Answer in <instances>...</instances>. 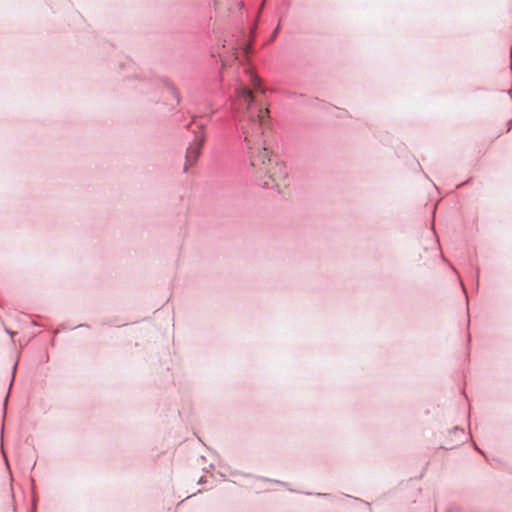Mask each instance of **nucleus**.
Wrapping results in <instances>:
<instances>
[{"label": "nucleus", "mask_w": 512, "mask_h": 512, "mask_svg": "<svg viewBox=\"0 0 512 512\" xmlns=\"http://www.w3.org/2000/svg\"><path fill=\"white\" fill-rule=\"evenodd\" d=\"M250 165L260 176L267 175L268 180L263 182L266 188H275L282 193V187H286L284 183L286 178V167L282 163H271L270 152L266 147V143L248 144Z\"/></svg>", "instance_id": "obj_1"}, {"label": "nucleus", "mask_w": 512, "mask_h": 512, "mask_svg": "<svg viewBox=\"0 0 512 512\" xmlns=\"http://www.w3.org/2000/svg\"><path fill=\"white\" fill-rule=\"evenodd\" d=\"M239 123L247 145L265 142L262 137L270 128L269 109L259 107L256 114L242 115Z\"/></svg>", "instance_id": "obj_2"}, {"label": "nucleus", "mask_w": 512, "mask_h": 512, "mask_svg": "<svg viewBox=\"0 0 512 512\" xmlns=\"http://www.w3.org/2000/svg\"><path fill=\"white\" fill-rule=\"evenodd\" d=\"M206 139V135L203 129H200L198 133H196L193 143L188 147L186 153V163L184 169L187 170L190 166H193L198 157L201 154L202 146Z\"/></svg>", "instance_id": "obj_3"}, {"label": "nucleus", "mask_w": 512, "mask_h": 512, "mask_svg": "<svg viewBox=\"0 0 512 512\" xmlns=\"http://www.w3.org/2000/svg\"><path fill=\"white\" fill-rule=\"evenodd\" d=\"M236 99L239 102V108L243 110V115L256 114L259 107H253L254 95L247 87L236 89Z\"/></svg>", "instance_id": "obj_4"}, {"label": "nucleus", "mask_w": 512, "mask_h": 512, "mask_svg": "<svg viewBox=\"0 0 512 512\" xmlns=\"http://www.w3.org/2000/svg\"><path fill=\"white\" fill-rule=\"evenodd\" d=\"M250 76H251V83L254 87H259L260 86V83H261V80L260 78L255 75L253 72H250Z\"/></svg>", "instance_id": "obj_5"}, {"label": "nucleus", "mask_w": 512, "mask_h": 512, "mask_svg": "<svg viewBox=\"0 0 512 512\" xmlns=\"http://www.w3.org/2000/svg\"><path fill=\"white\" fill-rule=\"evenodd\" d=\"M277 30H278V29H276V30H275V32H273V37H275V35H276V33H277Z\"/></svg>", "instance_id": "obj_6"}]
</instances>
